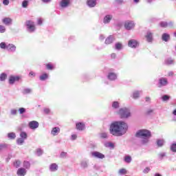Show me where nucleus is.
I'll return each instance as SVG.
<instances>
[{
    "instance_id": "4c0bfd02",
    "label": "nucleus",
    "mask_w": 176,
    "mask_h": 176,
    "mask_svg": "<svg viewBox=\"0 0 176 176\" xmlns=\"http://www.w3.org/2000/svg\"><path fill=\"white\" fill-rule=\"evenodd\" d=\"M112 20V15H106L104 18V23H110Z\"/></svg>"
},
{
    "instance_id": "5701e85b",
    "label": "nucleus",
    "mask_w": 176,
    "mask_h": 176,
    "mask_svg": "<svg viewBox=\"0 0 176 176\" xmlns=\"http://www.w3.org/2000/svg\"><path fill=\"white\" fill-rule=\"evenodd\" d=\"M162 40L164 42H168V41H170V34H168V33L162 34Z\"/></svg>"
},
{
    "instance_id": "58836bf2",
    "label": "nucleus",
    "mask_w": 176,
    "mask_h": 176,
    "mask_svg": "<svg viewBox=\"0 0 176 176\" xmlns=\"http://www.w3.org/2000/svg\"><path fill=\"white\" fill-rule=\"evenodd\" d=\"M140 93H141V91H135V92H133V98H134L135 100H136V98H139Z\"/></svg>"
},
{
    "instance_id": "5fc2aeb1",
    "label": "nucleus",
    "mask_w": 176,
    "mask_h": 176,
    "mask_svg": "<svg viewBox=\"0 0 176 176\" xmlns=\"http://www.w3.org/2000/svg\"><path fill=\"white\" fill-rule=\"evenodd\" d=\"M100 135V138H102L103 140H107V138H108V134L107 133H102Z\"/></svg>"
},
{
    "instance_id": "052dcab7",
    "label": "nucleus",
    "mask_w": 176,
    "mask_h": 176,
    "mask_svg": "<svg viewBox=\"0 0 176 176\" xmlns=\"http://www.w3.org/2000/svg\"><path fill=\"white\" fill-rule=\"evenodd\" d=\"M149 171H151V168H149L147 167V168H146L144 169L143 173H144V174H148V173Z\"/></svg>"
},
{
    "instance_id": "de8ad7c7",
    "label": "nucleus",
    "mask_w": 176,
    "mask_h": 176,
    "mask_svg": "<svg viewBox=\"0 0 176 176\" xmlns=\"http://www.w3.org/2000/svg\"><path fill=\"white\" fill-rule=\"evenodd\" d=\"M10 114L12 116H16V115H17V109H12L10 111Z\"/></svg>"
},
{
    "instance_id": "9b49d317",
    "label": "nucleus",
    "mask_w": 176,
    "mask_h": 176,
    "mask_svg": "<svg viewBox=\"0 0 176 176\" xmlns=\"http://www.w3.org/2000/svg\"><path fill=\"white\" fill-rule=\"evenodd\" d=\"M107 79L111 82H115L118 79V74L115 72H109L107 74Z\"/></svg>"
},
{
    "instance_id": "f03ea898",
    "label": "nucleus",
    "mask_w": 176,
    "mask_h": 176,
    "mask_svg": "<svg viewBox=\"0 0 176 176\" xmlns=\"http://www.w3.org/2000/svg\"><path fill=\"white\" fill-rule=\"evenodd\" d=\"M135 137L136 138H151L152 132L148 129H140L136 132Z\"/></svg>"
},
{
    "instance_id": "bf43d9fd",
    "label": "nucleus",
    "mask_w": 176,
    "mask_h": 176,
    "mask_svg": "<svg viewBox=\"0 0 176 176\" xmlns=\"http://www.w3.org/2000/svg\"><path fill=\"white\" fill-rule=\"evenodd\" d=\"M29 76H32L33 78H35V76H36V74H35V72H30V73H29Z\"/></svg>"
},
{
    "instance_id": "423d86ee",
    "label": "nucleus",
    "mask_w": 176,
    "mask_h": 176,
    "mask_svg": "<svg viewBox=\"0 0 176 176\" xmlns=\"http://www.w3.org/2000/svg\"><path fill=\"white\" fill-rule=\"evenodd\" d=\"M168 85V80L167 78L161 77L158 80L157 87H164Z\"/></svg>"
},
{
    "instance_id": "cd10ccee",
    "label": "nucleus",
    "mask_w": 176,
    "mask_h": 176,
    "mask_svg": "<svg viewBox=\"0 0 176 176\" xmlns=\"http://www.w3.org/2000/svg\"><path fill=\"white\" fill-rule=\"evenodd\" d=\"M45 67L48 71H53L56 68L54 65L50 63L46 64Z\"/></svg>"
},
{
    "instance_id": "393cba45",
    "label": "nucleus",
    "mask_w": 176,
    "mask_h": 176,
    "mask_svg": "<svg viewBox=\"0 0 176 176\" xmlns=\"http://www.w3.org/2000/svg\"><path fill=\"white\" fill-rule=\"evenodd\" d=\"M111 107L113 109H119V108H120V102L118 101H113L111 103Z\"/></svg>"
},
{
    "instance_id": "7c9ffc66",
    "label": "nucleus",
    "mask_w": 176,
    "mask_h": 176,
    "mask_svg": "<svg viewBox=\"0 0 176 176\" xmlns=\"http://www.w3.org/2000/svg\"><path fill=\"white\" fill-rule=\"evenodd\" d=\"M6 78H8V74L3 72L0 74V81L5 82L6 80Z\"/></svg>"
},
{
    "instance_id": "72a5a7b5",
    "label": "nucleus",
    "mask_w": 176,
    "mask_h": 176,
    "mask_svg": "<svg viewBox=\"0 0 176 176\" xmlns=\"http://www.w3.org/2000/svg\"><path fill=\"white\" fill-rule=\"evenodd\" d=\"M104 146L106 148H115V144L111 142H107L104 143Z\"/></svg>"
},
{
    "instance_id": "680f3d73",
    "label": "nucleus",
    "mask_w": 176,
    "mask_h": 176,
    "mask_svg": "<svg viewBox=\"0 0 176 176\" xmlns=\"http://www.w3.org/2000/svg\"><path fill=\"white\" fill-rule=\"evenodd\" d=\"M9 0H3V5H4L5 6H8V5H9Z\"/></svg>"
},
{
    "instance_id": "c03bdc74",
    "label": "nucleus",
    "mask_w": 176,
    "mask_h": 176,
    "mask_svg": "<svg viewBox=\"0 0 176 176\" xmlns=\"http://www.w3.org/2000/svg\"><path fill=\"white\" fill-rule=\"evenodd\" d=\"M142 140L141 141L142 145H145V144H148L149 142V138H142Z\"/></svg>"
},
{
    "instance_id": "20e7f679",
    "label": "nucleus",
    "mask_w": 176,
    "mask_h": 176,
    "mask_svg": "<svg viewBox=\"0 0 176 176\" xmlns=\"http://www.w3.org/2000/svg\"><path fill=\"white\" fill-rule=\"evenodd\" d=\"M0 48L4 50H8L10 53H14L16 52V45L12 43H8L5 42H1L0 43Z\"/></svg>"
},
{
    "instance_id": "ea45409f",
    "label": "nucleus",
    "mask_w": 176,
    "mask_h": 176,
    "mask_svg": "<svg viewBox=\"0 0 176 176\" xmlns=\"http://www.w3.org/2000/svg\"><path fill=\"white\" fill-rule=\"evenodd\" d=\"M170 151L171 152H174L176 153V142H173L170 145Z\"/></svg>"
},
{
    "instance_id": "9d476101",
    "label": "nucleus",
    "mask_w": 176,
    "mask_h": 176,
    "mask_svg": "<svg viewBox=\"0 0 176 176\" xmlns=\"http://www.w3.org/2000/svg\"><path fill=\"white\" fill-rule=\"evenodd\" d=\"M28 127L31 130H36V129H38V127H39V122H38L37 121H35V120L30 121L28 123Z\"/></svg>"
},
{
    "instance_id": "774afa93",
    "label": "nucleus",
    "mask_w": 176,
    "mask_h": 176,
    "mask_svg": "<svg viewBox=\"0 0 176 176\" xmlns=\"http://www.w3.org/2000/svg\"><path fill=\"white\" fill-rule=\"evenodd\" d=\"M111 58H116V54H115V53L111 54Z\"/></svg>"
},
{
    "instance_id": "49530a36",
    "label": "nucleus",
    "mask_w": 176,
    "mask_h": 176,
    "mask_svg": "<svg viewBox=\"0 0 176 176\" xmlns=\"http://www.w3.org/2000/svg\"><path fill=\"white\" fill-rule=\"evenodd\" d=\"M166 153H160L158 154V159L159 160H163L166 156Z\"/></svg>"
},
{
    "instance_id": "e2e57ef3",
    "label": "nucleus",
    "mask_w": 176,
    "mask_h": 176,
    "mask_svg": "<svg viewBox=\"0 0 176 176\" xmlns=\"http://www.w3.org/2000/svg\"><path fill=\"white\" fill-rule=\"evenodd\" d=\"M153 112V109H148L146 111V115H151Z\"/></svg>"
},
{
    "instance_id": "412c9836",
    "label": "nucleus",
    "mask_w": 176,
    "mask_h": 176,
    "mask_svg": "<svg viewBox=\"0 0 176 176\" xmlns=\"http://www.w3.org/2000/svg\"><path fill=\"white\" fill-rule=\"evenodd\" d=\"M87 5L89 8H94L97 5V0H87Z\"/></svg>"
},
{
    "instance_id": "2f4dec72",
    "label": "nucleus",
    "mask_w": 176,
    "mask_h": 176,
    "mask_svg": "<svg viewBox=\"0 0 176 176\" xmlns=\"http://www.w3.org/2000/svg\"><path fill=\"white\" fill-rule=\"evenodd\" d=\"M20 137L23 140H27V138H28V134H27L25 131H21Z\"/></svg>"
},
{
    "instance_id": "09e8293b",
    "label": "nucleus",
    "mask_w": 176,
    "mask_h": 176,
    "mask_svg": "<svg viewBox=\"0 0 176 176\" xmlns=\"http://www.w3.org/2000/svg\"><path fill=\"white\" fill-rule=\"evenodd\" d=\"M19 112L20 115H23V114L25 113V112H27V109L24 107H20L19 109Z\"/></svg>"
},
{
    "instance_id": "3c124183",
    "label": "nucleus",
    "mask_w": 176,
    "mask_h": 176,
    "mask_svg": "<svg viewBox=\"0 0 176 176\" xmlns=\"http://www.w3.org/2000/svg\"><path fill=\"white\" fill-rule=\"evenodd\" d=\"M170 97L168 95H164L162 96V101H168L170 100Z\"/></svg>"
},
{
    "instance_id": "6e6552de",
    "label": "nucleus",
    "mask_w": 176,
    "mask_h": 176,
    "mask_svg": "<svg viewBox=\"0 0 176 176\" xmlns=\"http://www.w3.org/2000/svg\"><path fill=\"white\" fill-rule=\"evenodd\" d=\"M26 30L28 32H30V34H32V32H35V30H36V28L35 27V24L34 23H27L25 24Z\"/></svg>"
},
{
    "instance_id": "0e129e2a",
    "label": "nucleus",
    "mask_w": 176,
    "mask_h": 176,
    "mask_svg": "<svg viewBox=\"0 0 176 176\" xmlns=\"http://www.w3.org/2000/svg\"><path fill=\"white\" fill-rule=\"evenodd\" d=\"M69 41L70 42H72V41H75V36H71L69 37Z\"/></svg>"
},
{
    "instance_id": "f3484780",
    "label": "nucleus",
    "mask_w": 176,
    "mask_h": 176,
    "mask_svg": "<svg viewBox=\"0 0 176 176\" xmlns=\"http://www.w3.org/2000/svg\"><path fill=\"white\" fill-rule=\"evenodd\" d=\"M124 25L126 31H130L135 27V24L134 23H125Z\"/></svg>"
},
{
    "instance_id": "6ab92c4d",
    "label": "nucleus",
    "mask_w": 176,
    "mask_h": 176,
    "mask_svg": "<svg viewBox=\"0 0 176 176\" xmlns=\"http://www.w3.org/2000/svg\"><path fill=\"white\" fill-rule=\"evenodd\" d=\"M58 170V165L56 163H52L50 165V171L54 173Z\"/></svg>"
},
{
    "instance_id": "1a4fd4ad",
    "label": "nucleus",
    "mask_w": 176,
    "mask_h": 176,
    "mask_svg": "<svg viewBox=\"0 0 176 176\" xmlns=\"http://www.w3.org/2000/svg\"><path fill=\"white\" fill-rule=\"evenodd\" d=\"M91 155L92 157H95V159H105V155L98 151H92Z\"/></svg>"
},
{
    "instance_id": "a18cd8bd",
    "label": "nucleus",
    "mask_w": 176,
    "mask_h": 176,
    "mask_svg": "<svg viewBox=\"0 0 176 176\" xmlns=\"http://www.w3.org/2000/svg\"><path fill=\"white\" fill-rule=\"evenodd\" d=\"M24 141H25L24 139L20 138L16 140V144L17 145H23L24 144Z\"/></svg>"
},
{
    "instance_id": "e433bc0d",
    "label": "nucleus",
    "mask_w": 176,
    "mask_h": 176,
    "mask_svg": "<svg viewBox=\"0 0 176 176\" xmlns=\"http://www.w3.org/2000/svg\"><path fill=\"white\" fill-rule=\"evenodd\" d=\"M67 156H68V153L65 151H61L59 155L60 159H67Z\"/></svg>"
},
{
    "instance_id": "c85d7f7f",
    "label": "nucleus",
    "mask_w": 176,
    "mask_h": 176,
    "mask_svg": "<svg viewBox=\"0 0 176 176\" xmlns=\"http://www.w3.org/2000/svg\"><path fill=\"white\" fill-rule=\"evenodd\" d=\"M7 137L9 140H15L16 133L14 132L8 133Z\"/></svg>"
},
{
    "instance_id": "a878e982",
    "label": "nucleus",
    "mask_w": 176,
    "mask_h": 176,
    "mask_svg": "<svg viewBox=\"0 0 176 176\" xmlns=\"http://www.w3.org/2000/svg\"><path fill=\"white\" fill-rule=\"evenodd\" d=\"M23 167L26 170H30V168H31V163L28 161L25 160L23 161Z\"/></svg>"
},
{
    "instance_id": "39448f33",
    "label": "nucleus",
    "mask_w": 176,
    "mask_h": 176,
    "mask_svg": "<svg viewBox=\"0 0 176 176\" xmlns=\"http://www.w3.org/2000/svg\"><path fill=\"white\" fill-rule=\"evenodd\" d=\"M20 79H21L20 76L10 75L8 78V83L13 85L16 82H20Z\"/></svg>"
},
{
    "instance_id": "13d9d810",
    "label": "nucleus",
    "mask_w": 176,
    "mask_h": 176,
    "mask_svg": "<svg viewBox=\"0 0 176 176\" xmlns=\"http://www.w3.org/2000/svg\"><path fill=\"white\" fill-rule=\"evenodd\" d=\"M76 138H78V135H76V134L72 135V138H71L72 141H75V140H76Z\"/></svg>"
},
{
    "instance_id": "7ed1b4c3",
    "label": "nucleus",
    "mask_w": 176,
    "mask_h": 176,
    "mask_svg": "<svg viewBox=\"0 0 176 176\" xmlns=\"http://www.w3.org/2000/svg\"><path fill=\"white\" fill-rule=\"evenodd\" d=\"M118 114L120 119H129L131 116V111H130L129 107H122L119 109Z\"/></svg>"
},
{
    "instance_id": "4d7b16f0",
    "label": "nucleus",
    "mask_w": 176,
    "mask_h": 176,
    "mask_svg": "<svg viewBox=\"0 0 176 176\" xmlns=\"http://www.w3.org/2000/svg\"><path fill=\"white\" fill-rule=\"evenodd\" d=\"M43 112L45 115H49L50 113V109L49 108H44Z\"/></svg>"
},
{
    "instance_id": "2eb2a0df",
    "label": "nucleus",
    "mask_w": 176,
    "mask_h": 176,
    "mask_svg": "<svg viewBox=\"0 0 176 176\" xmlns=\"http://www.w3.org/2000/svg\"><path fill=\"white\" fill-rule=\"evenodd\" d=\"M16 175L18 176H25L27 175V169L25 168H19L16 171Z\"/></svg>"
},
{
    "instance_id": "aec40b11",
    "label": "nucleus",
    "mask_w": 176,
    "mask_h": 176,
    "mask_svg": "<svg viewBox=\"0 0 176 176\" xmlns=\"http://www.w3.org/2000/svg\"><path fill=\"white\" fill-rule=\"evenodd\" d=\"M51 134L54 136L58 135V134H60V127L55 126L52 128L51 131Z\"/></svg>"
},
{
    "instance_id": "79ce46f5",
    "label": "nucleus",
    "mask_w": 176,
    "mask_h": 176,
    "mask_svg": "<svg viewBox=\"0 0 176 176\" xmlns=\"http://www.w3.org/2000/svg\"><path fill=\"white\" fill-rule=\"evenodd\" d=\"M29 3H30V1L28 0H24L22 2V8H28Z\"/></svg>"
},
{
    "instance_id": "8fccbe9b",
    "label": "nucleus",
    "mask_w": 176,
    "mask_h": 176,
    "mask_svg": "<svg viewBox=\"0 0 176 176\" xmlns=\"http://www.w3.org/2000/svg\"><path fill=\"white\" fill-rule=\"evenodd\" d=\"M13 21L10 17H6L2 19L3 23H12Z\"/></svg>"
},
{
    "instance_id": "473e14b6",
    "label": "nucleus",
    "mask_w": 176,
    "mask_h": 176,
    "mask_svg": "<svg viewBox=\"0 0 176 176\" xmlns=\"http://www.w3.org/2000/svg\"><path fill=\"white\" fill-rule=\"evenodd\" d=\"M163 145H164V140L161 139L157 140V146H158V148H162Z\"/></svg>"
},
{
    "instance_id": "a211bd4d",
    "label": "nucleus",
    "mask_w": 176,
    "mask_h": 176,
    "mask_svg": "<svg viewBox=\"0 0 176 176\" xmlns=\"http://www.w3.org/2000/svg\"><path fill=\"white\" fill-rule=\"evenodd\" d=\"M71 3V0H62L60 2V6L61 8H68Z\"/></svg>"
},
{
    "instance_id": "6e6d98bb",
    "label": "nucleus",
    "mask_w": 176,
    "mask_h": 176,
    "mask_svg": "<svg viewBox=\"0 0 176 176\" xmlns=\"http://www.w3.org/2000/svg\"><path fill=\"white\" fill-rule=\"evenodd\" d=\"M4 32H6V28L3 25H0V34H4Z\"/></svg>"
},
{
    "instance_id": "bb28decb",
    "label": "nucleus",
    "mask_w": 176,
    "mask_h": 176,
    "mask_svg": "<svg viewBox=\"0 0 176 176\" xmlns=\"http://www.w3.org/2000/svg\"><path fill=\"white\" fill-rule=\"evenodd\" d=\"M80 166L82 167V168H87L89 167V161L82 160L80 162Z\"/></svg>"
},
{
    "instance_id": "603ef678",
    "label": "nucleus",
    "mask_w": 176,
    "mask_h": 176,
    "mask_svg": "<svg viewBox=\"0 0 176 176\" xmlns=\"http://www.w3.org/2000/svg\"><path fill=\"white\" fill-rule=\"evenodd\" d=\"M31 89L30 88H25L23 91V94H31Z\"/></svg>"
},
{
    "instance_id": "338daca9",
    "label": "nucleus",
    "mask_w": 176,
    "mask_h": 176,
    "mask_svg": "<svg viewBox=\"0 0 176 176\" xmlns=\"http://www.w3.org/2000/svg\"><path fill=\"white\" fill-rule=\"evenodd\" d=\"M99 39H100V41H104V39H105V36H104V35H102V34H100Z\"/></svg>"
},
{
    "instance_id": "4468645a",
    "label": "nucleus",
    "mask_w": 176,
    "mask_h": 176,
    "mask_svg": "<svg viewBox=\"0 0 176 176\" xmlns=\"http://www.w3.org/2000/svg\"><path fill=\"white\" fill-rule=\"evenodd\" d=\"M145 38L148 43H152L153 41V33L151 31H147Z\"/></svg>"
},
{
    "instance_id": "b1692460",
    "label": "nucleus",
    "mask_w": 176,
    "mask_h": 176,
    "mask_svg": "<svg viewBox=\"0 0 176 176\" xmlns=\"http://www.w3.org/2000/svg\"><path fill=\"white\" fill-rule=\"evenodd\" d=\"M165 64L166 65H174L175 64V61L171 58H168L165 60Z\"/></svg>"
},
{
    "instance_id": "0eeeda50",
    "label": "nucleus",
    "mask_w": 176,
    "mask_h": 176,
    "mask_svg": "<svg viewBox=\"0 0 176 176\" xmlns=\"http://www.w3.org/2000/svg\"><path fill=\"white\" fill-rule=\"evenodd\" d=\"M128 46L131 49H137L140 46V42L136 39H130L128 41Z\"/></svg>"
},
{
    "instance_id": "c756f323",
    "label": "nucleus",
    "mask_w": 176,
    "mask_h": 176,
    "mask_svg": "<svg viewBox=\"0 0 176 176\" xmlns=\"http://www.w3.org/2000/svg\"><path fill=\"white\" fill-rule=\"evenodd\" d=\"M13 166L15 168H19L20 166H21V161L16 160L13 162Z\"/></svg>"
},
{
    "instance_id": "69168bd1",
    "label": "nucleus",
    "mask_w": 176,
    "mask_h": 176,
    "mask_svg": "<svg viewBox=\"0 0 176 176\" xmlns=\"http://www.w3.org/2000/svg\"><path fill=\"white\" fill-rule=\"evenodd\" d=\"M43 21H45V19H43V18H38L37 23H43Z\"/></svg>"
},
{
    "instance_id": "37998d69",
    "label": "nucleus",
    "mask_w": 176,
    "mask_h": 176,
    "mask_svg": "<svg viewBox=\"0 0 176 176\" xmlns=\"http://www.w3.org/2000/svg\"><path fill=\"white\" fill-rule=\"evenodd\" d=\"M124 162L125 163H131V156L130 155H126L124 158Z\"/></svg>"
},
{
    "instance_id": "f8f14e48",
    "label": "nucleus",
    "mask_w": 176,
    "mask_h": 176,
    "mask_svg": "<svg viewBox=\"0 0 176 176\" xmlns=\"http://www.w3.org/2000/svg\"><path fill=\"white\" fill-rule=\"evenodd\" d=\"M116 41V37L113 35H109L104 41L105 45H112V43Z\"/></svg>"
},
{
    "instance_id": "4be33fe9",
    "label": "nucleus",
    "mask_w": 176,
    "mask_h": 176,
    "mask_svg": "<svg viewBox=\"0 0 176 176\" xmlns=\"http://www.w3.org/2000/svg\"><path fill=\"white\" fill-rule=\"evenodd\" d=\"M47 79H49V74L47 73H43L39 76V80H41V82H45Z\"/></svg>"
},
{
    "instance_id": "dca6fc26",
    "label": "nucleus",
    "mask_w": 176,
    "mask_h": 176,
    "mask_svg": "<svg viewBox=\"0 0 176 176\" xmlns=\"http://www.w3.org/2000/svg\"><path fill=\"white\" fill-rule=\"evenodd\" d=\"M160 27H161V28H168V27L169 28H173L174 23H160Z\"/></svg>"
},
{
    "instance_id": "c9c22d12",
    "label": "nucleus",
    "mask_w": 176,
    "mask_h": 176,
    "mask_svg": "<svg viewBox=\"0 0 176 176\" xmlns=\"http://www.w3.org/2000/svg\"><path fill=\"white\" fill-rule=\"evenodd\" d=\"M122 47H123V45L122 44V43H116L115 44L116 50H122Z\"/></svg>"
},
{
    "instance_id": "ddd939ff",
    "label": "nucleus",
    "mask_w": 176,
    "mask_h": 176,
    "mask_svg": "<svg viewBox=\"0 0 176 176\" xmlns=\"http://www.w3.org/2000/svg\"><path fill=\"white\" fill-rule=\"evenodd\" d=\"M76 129L78 130V131H83L85 129H86V124L82 122H78L76 123Z\"/></svg>"
},
{
    "instance_id": "f704fd0d",
    "label": "nucleus",
    "mask_w": 176,
    "mask_h": 176,
    "mask_svg": "<svg viewBox=\"0 0 176 176\" xmlns=\"http://www.w3.org/2000/svg\"><path fill=\"white\" fill-rule=\"evenodd\" d=\"M127 174V170L126 168H121L118 170V175H126Z\"/></svg>"
},
{
    "instance_id": "a19ab883",
    "label": "nucleus",
    "mask_w": 176,
    "mask_h": 176,
    "mask_svg": "<svg viewBox=\"0 0 176 176\" xmlns=\"http://www.w3.org/2000/svg\"><path fill=\"white\" fill-rule=\"evenodd\" d=\"M8 148V144L0 143V151H5Z\"/></svg>"
},
{
    "instance_id": "864d4df0",
    "label": "nucleus",
    "mask_w": 176,
    "mask_h": 176,
    "mask_svg": "<svg viewBox=\"0 0 176 176\" xmlns=\"http://www.w3.org/2000/svg\"><path fill=\"white\" fill-rule=\"evenodd\" d=\"M36 155L37 156H42V155H43V150L41 148H38L36 150Z\"/></svg>"
},
{
    "instance_id": "f257e3e1",
    "label": "nucleus",
    "mask_w": 176,
    "mask_h": 176,
    "mask_svg": "<svg viewBox=\"0 0 176 176\" xmlns=\"http://www.w3.org/2000/svg\"><path fill=\"white\" fill-rule=\"evenodd\" d=\"M129 124L124 121H114L109 127V133L115 137H122L127 133Z\"/></svg>"
}]
</instances>
